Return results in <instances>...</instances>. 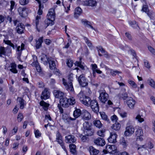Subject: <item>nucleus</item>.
I'll return each instance as SVG.
<instances>
[{
    "label": "nucleus",
    "mask_w": 155,
    "mask_h": 155,
    "mask_svg": "<svg viewBox=\"0 0 155 155\" xmlns=\"http://www.w3.org/2000/svg\"><path fill=\"white\" fill-rule=\"evenodd\" d=\"M40 19V17L37 15L36 17L35 24L36 28L38 32H40L41 30L42 29L46 28L49 25H53L54 23L53 21L54 20H52L51 19L48 18H47V19H45V21L44 27H40L38 28V25L39 23V20Z\"/></svg>",
    "instance_id": "f257e3e1"
},
{
    "label": "nucleus",
    "mask_w": 155,
    "mask_h": 155,
    "mask_svg": "<svg viewBox=\"0 0 155 155\" xmlns=\"http://www.w3.org/2000/svg\"><path fill=\"white\" fill-rule=\"evenodd\" d=\"M78 97L82 104L89 106V104L91 101L90 97L84 95L83 92L81 91L78 94Z\"/></svg>",
    "instance_id": "f03ea898"
},
{
    "label": "nucleus",
    "mask_w": 155,
    "mask_h": 155,
    "mask_svg": "<svg viewBox=\"0 0 155 155\" xmlns=\"http://www.w3.org/2000/svg\"><path fill=\"white\" fill-rule=\"evenodd\" d=\"M68 79L69 81V83L68 84L64 78H63L62 81L64 85L65 86L66 89L68 91H73L74 88L73 87L72 81H73V77L70 75L68 76Z\"/></svg>",
    "instance_id": "7ed1b4c3"
},
{
    "label": "nucleus",
    "mask_w": 155,
    "mask_h": 155,
    "mask_svg": "<svg viewBox=\"0 0 155 155\" xmlns=\"http://www.w3.org/2000/svg\"><path fill=\"white\" fill-rule=\"evenodd\" d=\"M100 96L99 97V100L103 103L105 104L108 100L109 96L105 90L99 91Z\"/></svg>",
    "instance_id": "20e7f679"
},
{
    "label": "nucleus",
    "mask_w": 155,
    "mask_h": 155,
    "mask_svg": "<svg viewBox=\"0 0 155 155\" xmlns=\"http://www.w3.org/2000/svg\"><path fill=\"white\" fill-rule=\"evenodd\" d=\"M89 104V106L91 107L92 111L97 114L99 110V105L97 101L95 100H91Z\"/></svg>",
    "instance_id": "39448f33"
},
{
    "label": "nucleus",
    "mask_w": 155,
    "mask_h": 155,
    "mask_svg": "<svg viewBox=\"0 0 155 155\" xmlns=\"http://www.w3.org/2000/svg\"><path fill=\"white\" fill-rule=\"evenodd\" d=\"M78 81L80 85L82 87H85L88 85V81L84 75L83 74L81 75L78 77Z\"/></svg>",
    "instance_id": "423d86ee"
},
{
    "label": "nucleus",
    "mask_w": 155,
    "mask_h": 155,
    "mask_svg": "<svg viewBox=\"0 0 155 155\" xmlns=\"http://www.w3.org/2000/svg\"><path fill=\"white\" fill-rule=\"evenodd\" d=\"M82 118L85 120H88L91 118V115L90 113L85 110H83L81 113Z\"/></svg>",
    "instance_id": "0eeeda50"
},
{
    "label": "nucleus",
    "mask_w": 155,
    "mask_h": 155,
    "mask_svg": "<svg viewBox=\"0 0 155 155\" xmlns=\"http://www.w3.org/2000/svg\"><path fill=\"white\" fill-rule=\"evenodd\" d=\"M117 135L114 132H112L110 133V136L107 140L109 143H115L117 142L116 138Z\"/></svg>",
    "instance_id": "6e6552de"
},
{
    "label": "nucleus",
    "mask_w": 155,
    "mask_h": 155,
    "mask_svg": "<svg viewBox=\"0 0 155 155\" xmlns=\"http://www.w3.org/2000/svg\"><path fill=\"white\" fill-rule=\"evenodd\" d=\"M65 139V141L66 143H73L75 142L76 140L75 137L72 135H69L66 136Z\"/></svg>",
    "instance_id": "1a4fd4ad"
},
{
    "label": "nucleus",
    "mask_w": 155,
    "mask_h": 155,
    "mask_svg": "<svg viewBox=\"0 0 155 155\" xmlns=\"http://www.w3.org/2000/svg\"><path fill=\"white\" fill-rule=\"evenodd\" d=\"M94 143L96 145L101 146H103L105 144V140L103 138L101 137L95 139Z\"/></svg>",
    "instance_id": "9d476101"
},
{
    "label": "nucleus",
    "mask_w": 155,
    "mask_h": 155,
    "mask_svg": "<svg viewBox=\"0 0 155 155\" xmlns=\"http://www.w3.org/2000/svg\"><path fill=\"white\" fill-rule=\"evenodd\" d=\"M134 131V128L131 126H130L126 127V130L124 132V134L126 136H130L133 134Z\"/></svg>",
    "instance_id": "9b49d317"
},
{
    "label": "nucleus",
    "mask_w": 155,
    "mask_h": 155,
    "mask_svg": "<svg viewBox=\"0 0 155 155\" xmlns=\"http://www.w3.org/2000/svg\"><path fill=\"white\" fill-rule=\"evenodd\" d=\"M82 4L84 5L94 7L96 6L97 2L95 0H87L84 2Z\"/></svg>",
    "instance_id": "f8f14e48"
},
{
    "label": "nucleus",
    "mask_w": 155,
    "mask_h": 155,
    "mask_svg": "<svg viewBox=\"0 0 155 155\" xmlns=\"http://www.w3.org/2000/svg\"><path fill=\"white\" fill-rule=\"evenodd\" d=\"M82 112L81 110L79 109H75L73 113V116L74 118H73L71 117L69 118V119L72 120H74L76 118H78L80 115H81Z\"/></svg>",
    "instance_id": "ddd939ff"
},
{
    "label": "nucleus",
    "mask_w": 155,
    "mask_h": 155,
    "mask_svg": "<svg viewBox=\"0 0 155 155\" xmlns=\"http://www.w3.org/2000/svg\"><path fill=\"white\" fill-rule=\"evenodd\" d=\"M135 134L137 137V139H139L140 141L143 140V131L140 129H137L135 132Z\"/></svg>",
    "instance_id": "4468645a"
},
{
    "label": "nucleus",
    "mask_w": 155,
    "mask_h": 155,
    "mask_svg": "<svg viewBox=\"0 0 155 155\" xmlns=\"http://www.w3.org/2000/svg\"><path fill=\"white\" fill-rule=\"evenodd\" d=\"M50 93L47 88H45L43 91L41 95V98L42 99L45 100L49 98Z\"/></svg>",
    "instance_id": "2eb2a0df"
},
{
    "label": "nucleus",
    "mask_w": 155,
    "mask_h": 155,
    "mask_svg": "<svg viewBox=\"0 0 155 155\" xmlns=\"http://www.w3.org/2000/svg\"><path fill=\"white\" fill-rule=\"evenodd\" d=\"M60 105L63 107H68V100L66 97H63L60 100Z\"/></svg>",
    "instance_id": "dca6fc26"
},
{
    "label": "nucleus",
    "mask_w": 155,
    "mask_h": 155,
    "mask_svg": "<svg viewBox=\"0 0 155 155\" xmlns=\"http://www.w3.org/2000/svg\"><path fill=\"white\" fill-rule=\"evenodd\" d=\"M47 17L48 18L51 19L52 20H55V14L54 10L51 8L49 9L48 14L47 15Z\"/></svg>",
    "instance_id": "f3484780"
},
{
    "label": "nucleus",
    "mask_w": 155,
    "mask_h": 155,
    "mask_svg": "<svg viewBox=\"0 0 155 155\" xmlns=\"http://www.w3.org/2000/svg\"><path fill=\"white\" fill-rule=\"evenodd\" d=\"M90 155H97L99 153V151L97 150L93 146H90L88 149Z\"/></svg>",
    "instance_id": "a211bd4d"
},
{
    "label": "nucleus",
    "mask_w": 155,
    "mask_h": 155,
    "mask_svg": "<svg viewBox=\"0 0 155 155\" xmlns=\"http://www.w3.org/2000/svg\"><path fill=\"white\" fill-rule=\"evenodd\" d=\"M47 61L49 64V68L51 70H54L56 68V65L54 61L52 60L51 58H48Z\"/></svg>",
    "instance_id": "6ab92c4d"
},
{
    "label": "nucleus",
    "mask_w": 155,
    "mask_h": 155,
    "mask_svg": "<svg viewBox=\"0 0 155 155\" xmlns=\"http://www.w3.org/2000/svg\"><path fill=\"white\" fill-rule=\"evenodd\" d=\"M54 94L56 98H60V99L64 97V93L59 90H54Z\"/></svg>",
    "instance_id": "aec40b11"
},
{
    "label": "nucleus",
    "mask_w": 155,
    "mask_h": 155,
    "mask_svg": "<svg viewBox=\"0 0 155 155\" xmlns=\"http://www.w3.org/2000/svg\"><path fill=\"white\" fill-rule=\"evenodd\" d=\"M24 26V25L22 23H20L18 24L16 28L17 32L19 34L23 33Z\"/></svg>",
    "instance_id": "412c9836"
},
{
    "label": "nucleus",
    "mask_w": 155,
    "mask_h": 155,
    "mask_svg": "<svg viewBox=\"0 0 155 155\" xmlns=\"http://www.w3.org/2000/svg\"><path fill=\"white\" fill-rule=\"evenodd\" d=\"M127 103L130 108H133L135 104V101L132 98H130L129 100H127Z\"/></svg>",
    "instance_id": "4be33fe9"
},
{
    "label": "nucleus",
    "mask_w": 155,
    "mask_h": 155,
    "mask_svg": "<svg viewBox=\"0 0 155 155\" xmlns=\"http://www.w3.org/2000/svg\"><path fill=\"white\" fill-rule=\"evenodd\" d=\"M106 149L108 152H111L117 150V147L114 145H108L106 147Z\"/></svg>",
    "instance_id": "5701e85b"
},
{
    "label": "nucleus",
    "mask_w": 155,
    "mask_h": 155,
    "mask_svg": "<svg viewBox=\"0 0 155 155\" xmlns=\"http://www.w3.org/2000/svg\"><path fill=\"white\" fill-rule=\"evenodd\" d=\"M43 42V37L40 38L38 40H36V47L37 49H39L41 47V44Z\"/></svg>",
    "instance_id": "b1692460"
},
{
    "label": "nucleus",
    "mask_w": 155,
    "mask_h": 155,
    "mask_svg": "<svg viewBox=\"0 0 155 155\" xmlns=\"http://www.w3.org/2000/svg\"><path fill=\"white\" fill-rule=\"evenodd\" d=\"M70 152L73 154H77V151L76 150V146L74 144H70L69 146Z\"/></svg>",
    "instance_id": "393cba45"
},
{
    "label": "nucleus",
    "mask_w": 155,
    "mask_h": 155,
    "mask_svg": "<svg viewBox=\"0 0 155 155\" xmlns=\"http://www.w3.org/2000/svg\"><path fill=\"white\" fill-rule=\"evenodd\" d=\"M25 8L19 7L18 9V12L20 15L23 17H25Z\"/></svg>",
    "instance_id": "a878e982"
},
{
    "label": "nucleus",
    "mask_w": 155,
    "mask_h": 155,
    "mask_svg": "<svg viewBox=\"0 0 155 155\" xmlns=\"http://www.w3.org/2000/svg\"><path fill=\"white\" fill-rule=\"evenodd\" d=\"M120 125L118 122H116L115 124H114L111 126L112 129L114 130L115 131L119 130L120 128Z\"/></svg>",
    "instance_id": "bb28decb"
},
{
    "label": "nucleus",
    "mask_w": 155,
    "mask_h": 155,
    "mask_svg": "<svg viewBox=\"0 0 155 155\" xmlns=\"http://www.w3.org/2000/svg\"><path fill=\"white\" fill-rule=\"evenodd\" d=\"M57 141L58 143L59 144L60 146H61L62 148L67 153V151L66 149L65 146L64 145V143L63 142L62 138L57 140Z\"/></svg>",
    "instance_id": "cd10ccee"
},
{
    "label": "nucleus",
    "mask_w": 155,
    "mask_h": 155,
    "mask_svg": "<svg viewBox=\"0 0 155 155\" xmlns=\"http://www.w3.org/2000/svg\"><path fill=\"white\" fill-rule=\"evenodd\" d=\"M17 100L20 105V108L21 109H23L25 106V100L21 98L20 97H18Z\"/></svg>",
    "instance_id": "c85d7f7f"
},
{
    "label": "nucleus",
    "mask_w": 155,
    "mask_h": 155,
    "mask_svg": "<svg viewBox=\"0 0 155 155\" xmlns=\"http://www.w3.org/2000/svg\"><path fill=\"white\" fill-rule=\"evenodd\" d=\"M84 132L85 134L87 136H91L93 135L94 133V131L91 128H90L89 129L85 130Z\"/></svg>",
    "instance_id": "c756f323"
},
{
    "label": "nucleus",
    "mask_w": 155,
    "mask_h": 155,
    "mask_svg": "<svg viewBox=\"0 0 155 155\" xmlns=\"http://www.w3.org/2000/svg\"><path fill=\"white\" fill-rule=\"evenodd\" d=\"M128 142L127 140H125L124 138L123 137L120 140V143L124 148H126Z\"/></svg>",
    "instance_id": "7c9ffc66"
},
{
    "label": "nucleus",
    "mask_w": 155,
    "mask_h": 155,
    "mask_svg": "<svg viewBox=\"0 0 155 155\" xmlns=\"http://www.w3.org/2000/svg\"><path fill=\"white\" fill-rule=\"evenodd\" d=\"M93 124L95 126L98 128H100L102 125L101 121L99 120L94 121H93Z\"/></svg>",
    "instance_id": "2f4dec72"
},
{
    "label": "nucleus",
    "mask_w": 155,
    "mask_h": 155,
    "mask_svg": "<svg viewBox=\"0 0 155 155\" xmlns=\"http://www.w3.org/2000/svg\"><path fill=\"white\" fill-rule=\"evenodd\" d=\"M101 117L102 119L109 122V120L107 117V116L104 112H101L100 113Z\"/></svg>",
    "instance_id": "473e14b6"
},
{
    "label": "nucleus",
    "mask_w": 155,
    "mask_h": 155,
    "mask_svg": "<svg viewBox=\"0 0 155 155\" xmlns=\"http://www.w3.org/2000/svg\"><path fill=\"white\" fill-rule=\"evenodd\" d=\"M142 117H143L142 115L138 114L137 115L135 118L138 122L142 123L144 121V119Z\"/></svg>",
    "instance_id": "72a5a7b5"
},
{
    "label": "nucleus",
    "mask_w": 155,
    "mask_h": 155,
    "mask_svg": "<svg viewBox=\"0 0 155 155\" xmlns=\"http://www.w3.org/2000/svg\"><path fill=\"white\" fill-rule=\"evenodd\" d=\"M147 147L145 145H140L137 148L138 152L141 153L142 151H145L146 150V148Z\"/></svg>",
    "instance_id": "f704fd0d"
},
{
    "label": "nucleus",
    "mask_w": 155,
    "mask_h": 155,
    "mask_svg": "<svg viewBox=\"0 0 155 155\" xmlns=\"http://www.w3.org/2000/svg\"><path fill=\"white\" fill-rule=\"evenodd\" d=\"M68 103L70 105H74L76 103V101L75 98L73 97H71L68 99Z\"/></svg>",
    "instance_id": "c9c22d12"
},
{
    "label": "nucleus",
    "mask_w": 155,
    "mask_h": 155,
    "mask_svg": "<svg viewBox=\"0 0 155 155\" xmlns=\"http://www.w3.org/2000/svg\"><path fill=\"white\" fill-rule=\"evenodd\" d=\"M40 104L41 106H43L45 107L44 109L45 110H46L48 109V107L49 105L48 104L45 103L43 101L40 102Z\"/></svg>",
    "instance_id": "e433bc0d"
},
{
    "label": "nucleus",
    "mask_w": 155,
    "mask_h": 155,
    "mask_svg": "<svg viewBox=\"0 0 155 155\" xmlns=\"http://www.w3.org/2000/svg\"><path fill=\"white\" fill-rule=\"evenodd\" d=\"M83 127L85 130L89 129L91 128V126L87 121H85L83 123Z\"/></svg>",
    "instance_id": "4c0bfd02"
},
{
    "label": "nucleus",
    "mask_w": 155,
    "mask_h": 155,
    "mask_svg": "<svg viewBox=\"0 0 155 155\" xmlns=\"http://www.w3.org/2000/svg\"><path fill=\"white\" fill-rule=\"evenodd\" d=\"M84 39L88 47H92V45L91 41L87 37H84Z\"/></svg>",
    "instance_id": "58836bf2"
},
{
    "label": "nucleus",
    "mask_w": 155,
    "mask_h": 155,
    "mask_svg": "<svg viewBox=\"0 0 155 155\" xmlns=\"http://www.w3.org/2000/svg\"><path fill=\"white\" fill-rule=\"evenodd\" d=\"M128 82L133 87L136 88L137 87V84L134 81L130 80H128Z\"/></svg>",
    "instance_id": "ea45409f"
},
{
    "label": "nucleus",
    "mask_w": 155,
    "mask_h": 155,
    "mask_svg": "<svg viewBox=\"0 0 155 155\" xmlns=\"http://www.w3.org/2000/svg\"><path fill=\"white\" fill-rule=\"evenodd\" d=\"M82 12L81 9L79 7L76 8L75 10L74 13L76 15H80Z\"/></svg>",
    "instance_id": "a19ab883"
},
{
    "label": "nucleus",
    "mask_w": 155,
    "mask_h": 155,
    "mask_svg": "<svg viewBox=\"0 0 155 155\" xmlns=\"http://www.w3.org/2000/svg\"><path fill=\"white\" fill-rule=\"evenodd\" d=\"M5 43L12 47L13 49H15V48H16L17 47V45H16L15 46L13 43L11 42V41L9 40L6 41Z\"/></svg>",
    "instance_id": "79ce46f5"
},
{
    "label": "nucleus",
    "mask_w": 155,
    "mask_h": 155,
    "mask_svg": "<svg viewBox=\"0 0 155 155\" xmlns=\"http://www.w3.org/2000/svg\"><path fill=\"white\" fill-rule=\"evenodd\" d=\"M32 57L33 61L31 64V65L32 66H33L34 65L37 64H36L38 63V61L37 57L35 55H32Z\"/></svg>",
    "instance_id": "37998d69"
},
{
    "label": "nucleus",
    "mask_w": 155,
    "mask_h": 155,
    "mask_svg": "<svg viewBox=\"0 0 155 155\" xmlns=\"http://www.w3.org/2000/svg\"><path fill=\"white\" fill-rule=\"evenodd\" d=\"M34 134L35 137L37 138H38L41 136V134L38 130H35Z\"/></svg>",
    "instance_id": "c03bdc74"
},
{
    "label": "nucleus",
    "mask_w": 155,
    "mask_h": 155,
    "mask_svg": "<svg viewBox=\"0 0 155 155\" xmlns=\"http://www.w3.org/2000/svg\"><path fill=\"white\" fill-rule=\"evenodd\" d=\"M6 51L5 50V48L4 47H0V56H2V55H5Z\"/></svg>",
    "instance_id": "a18cd8bd"
},
{
    "label": "nucleus",
    "mask_w": 155,
    "mask_h": 155,
    "mask_svg": "<svg viewBox=\"0 0 155 155\" xmlns=\"http://www.w3.org/2000/svg\"><path fill=\"white\" fill-rule=\"evenodd\" d=\"M121 72L120 71H114L113 70H111L110 72L111 74L113 76H116L117 74H118Z\"/></svg>",
    "instance_id": "49530a36"
},
{
    "label": "nucleus",
    "mask_w": 155,
    "mask_h": 155,
    "mask_svg": "<svg viewBox=\"0 0 155 155\" xmlns=\"http://www.w3.org/2000/svg\"><path fill=\"white\" fill-rule=\"evenodd\" d=\"M82 23L85 26H87L91 24V22L85 19H83L81 20Z\"/></svg>",
    "instance_id": "de8ad7c7"
},
{
    "label": "nucleus",
    "mask_w": 155,
    "mask_h": 155,
    "mask_svg": "<svg viewBox=\"0 0 155 155\" xmlns=\"http://www.w3.org/2000/svg\"><path fill=\"white\" fill-rule=\"evenodd\" d=\"M149 84L152 87L155 88V82L152 79L149 80Z\"/></svg>",
    "instance_id": "09e8293b"
},
{
    "label": "nucleus",
    "mask_w": 155,
    "mask_h": 155,
    "mask_svg": "<svg viewBox=\"0 0 155 155\" xmlns=\"http://www.w3.org/2000/svg\"><path fill=\"white\" fill-rule=\"evenodd\" d=\"M105 130H100L97 132V134L100 136L103 137L104 136Z\"/></svg>",
    "instance_id": "8fccbe9b"
},
{
    "label": "nucleus",
    "mask_w": 155,
    "mask_h": 155,
    "mask_svg": "<svg viewBox=\"0 0 155 155\" xmlns=\"http://www.w3.org/2000/svg\"><path fill=\"white\" fill-rule=\"evenodd\" d=\"M143 61L145 67L148 69H150V66L148 61L144 59Z\"/></svg>",
    "instance_id": "3c124183"
},
{
    "label": "nucleus",
    "mask_w": 155,
    "mask_h": 155,
    "mask_svg": "<svg viewBox=\"0 0 155 155\" xmlns=\"http://www.w3.org/2000/svg\"><path fill=\"white\" fill-rule=\"evenodd\" d=\"M24 118L23 114L20 113H19L18 115L17 119L18 122H21Z\"/></svg>",
    "instance_id": "603ef678"
},
{
    "label": "nucleus",
    "mask_w": 155,
    "mask_h": 155,
    "mask_svg": "<svg viewBox=\"0 0 155 155\" xmlns=\"http://www.w3.org/2000/svg\"><path fill=\"white\" fill-rule=\"evenodd\" d=\"M129 23L132 27L134 28H136L138 26L137 24H136V22L135 21H129Z\"/></svg>",
    "instance_id": "864d4df0"
},
{
    "label": "nucleus",
    "mask_w": 155,
    "mask_h": 155,
    "mask_svg": "<svg viewBox=\"0 0 155 155\" xmlns=\"http://www.w3.org/2000/svg\"><path fill=\"white\" fill-rule=\"evenodd\" d=\"M29 2V0H20L19 3L22 5H25Z\"/></svg>",
    "instance_id": "5fc2aeb1"
},
{
    "label": "nucleus",
    "mask_w": 155,
    "mask_h": 155,
    "mask_svg": "<svg viewBox=\"0 0 155 155\" xmlns=\"http://www.w3.org/2000/svg\"><path fill=\"white\" fill-rule=\"evenodd\" d=\"M35 64L33 66H35L36 69V70L38 72H40L41 71V68L40 67L39 63L36 64Z\"/></svg>",
    "instance_id": "6e6d98bb"
},
{
    "label": "nucleus",
    "mask_w": 155,
    "mask_h": 155,
    "mask_svg": "<svg viewBox=\"0 0 155 155\" xmlns=\"http://www.w3.org/2000/svg\"><path fill=\"white\" fill-rule=\"evenodd\" d=\"M97 49L98 52H100V51L102 53H104L106 52L105 50L104 49V48L101 46H100L98 47H97Z\"/></svg>",
    "instance_id": "4d7b16f0"
},
{
    "label": "nucleus",
    "mask_w": 155,
    "mask_h": 155,
    "mask_svg": "<svg viewBox=\"0 0 155 155\" xmlns=\"http://www.w3.org/2000/svg\"><path fill=\"white\" fill-rule=\"evenodd\" d=\"M111 119L112 121L114 122H117V121L118 120V118L117 116L114 115L111 117Z\"/></svg>",
    "instance_id": "13d9d810"
},
{
    "label": "nucleus",
    "mask_w": 155,
    "mask_h": 155,
    "mask_svg": "<svg viewBox=\"0 0 155 155\" xmlns=\"http://www.w3.org/2000/svg\"><path fill=\"white\" fill-rule=\"evenodd\" d=\"M91 66L92 71H95L97 69V65L95 64H91Z\"/></svg>",
    "instance_id": "bf43d9fd"
},
{
    "label": "nucleus",
    "mask_w": 155,
    "mask_h": 155,
    "mask_svg": "<svg viewBox=\"0 0 155 155\" xmlns=\"http://www.w3.org/2000/svg\"><path fill=\"white\" fill-rule=\"evenodd\" d=\"M67 64L69 67H71L73 64V61L70 60H68L67 62Z\"/></svg>",
    "instance_id": "052dcab7"
},
{
    "label": "nucleus",
    "mask_w": 155,
    "mask_h": 155,
    "mask_svg": "<svg viewBox=\"0 0 155 155\" xmlns=\"http://www.w3.org/2000/svg\"><path fill=\"white\" fill-rule=\"evenodd\" d=\"M80 137L83 142H85L88 140V138L85 136H82Z\"/></svg>",
    "instance_id": "680f3d73"
},
{
    "label": "nucleus",
    "mask_w": 155,
    "mask_h": 155,
    "mask_svg": "<svg viewBox=\"0 0 155 155\" xmlns=\"http://www.w3.org/2000/svg\"><path fill=\"white\" fill-rule=\"evenodd\" d=\"M119 48L122 50H125L127 46L125 45L120 44L119 45Z\"/></svg>",
    "instance_id": "e2e57ef3"
},
{
    "label": "nucleus",
    "mask_w": 155,
    "mask_h": 155,
    "mask_svg": "<svg viewBox=\"0 0 155 155\" xmlns=\"http://www.w3.org/2000/svg\"><path fill=\"white\" fill-rule=\"evenodd\" d=\"M148 49L153 54L155 55V49L150 46H148Z\"/></svg>",
    "instance_id": "0e129e2a"
},
{
    "label": "nucleus",
    "mask_w": 155,
    "mask_h": 155,
    "mask_svg": "<svg viewBox=\"0 0 155 155\" xmlns=\"http://www.w3.org/2000/svg\"><path fill=\"white\" fill-rule=\"evenodd\" d=\"M56 140L62 138V136L61 135V134L59 133V132L58 131L57 132V133L56 134Z\"/></svg>",
    "instance_id": "69168bd1"
},
{
    "label": "nucleus",
    "mask_w": 155,
    "mask_h": 155,
    "mask_svg": "<svg viewBox=\"0 0 155 155\" xmlns=\"http://www.w3.org/2000/svg\"><path fill=\"white\" fill-rule=\"evenodd\" d=\"M38 84L39 87H43L44 86V83L42 81L38 82Z\"/></svg>",
    "instance_id": "338daca9"
},
{
    "label": "nucleus",
    "mask_w": 155,
    "mask_h": 155,
    "mask_svg": "<svg viewBox=\"0 0 155 155\" xmlns=\"http://www.w3.org/2000/svg\"><path fill=\"white\" fill-rule=\"evenodd\" d=\"M10 3L11 4L10 6V9L11 11H12L14 8L15 4V3L14 1H11Z\"/></svg>",
    "instance_id": "774afa93"
}]
</instances>
